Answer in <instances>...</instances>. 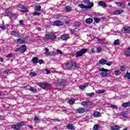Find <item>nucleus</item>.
I'll list each match as a JSON object with an SVG mask.
<instances>
[{
  "mask_svg": "<svg viewBox=\"0 0 130 130\" xmlns=\"http://www.w3.org/2000/svg\"><path fill=\"white\" fill-rule=\"evenodd\" d=\"M45 50L46 51L45 54H46V55H50V53L49 52V50L47 48H45Z\"/></svg>",
  "mask_w": 130,
  "mask_h": 130,
  "instance_id": "nucleus-36",
  "label": "nucleus"
},
{
  "mask_svg": "<svg viewBox=\"0 0 130 130\" xmlns=\"http://www.w3.org/2000/svg\"><path fill=\"white\" fill-rule=\"evenodd\" d=\"M13 56V54L12 53H10L8 55H6V57L7 58H11Z\"/></svg>",
  "mask_w": 130,
  "mask_h": 130,
  "instance_id": "nucleus-50",
  "label": "nucleus"
},
{
  "mask_svg": "<svg viewBox=\"0 0 130 130\" xmlns=\"http://www.w3.org/2000/svg\"><path fill=\"white\" fill-rule=\"evenodd\" d=\"M107 62V60L105 59H101L99 61V63L100 64H102V66H104V64H106Z\"/></svg>",
  "mask_w": 130,
  "mask_h": 130,
  "instance_id": "nucleus-16",
  "label": "nucleus"
},
{
  "mask_svg": "<svg viewBox=\"0 0 130 130\" xmlns=\"http://www.w3.org/2000/svg\"><path fill=\"white\" fill-rule=\"evenodd\" d=\"M100 71L102 72L101 73V75L103 76V77H107V76H108V73H107V72H109V70L101 68H100Z\"/></svg>",
  "mask_w": 130,
  "mask_h": 130,
  "instance_id": "nucleus-4",
  "label": "nucleus"
},
{
  "mask_svg": "<svg viewBox=\"0 0 130 130\" xmlns=\"http://www.w3.org/2000/svg\"><path fill=\"white\" fill-rule=\"evenodd\" d=\"M110 108H112V109H117V107L115 105H112L110 106Z\"/></svg>",
  "mask_w": 130,
  "mask_h": 130,
  "instance_id": "nucleus-49",
  "label": "nucleus"
},
{
  "mask_svg": "<svg viewBox=\"0 0 130 130\" xmlns=\"http://www.w3.org/2000/svg\"><path fill=\"white\" fill-rule=\"evenodd\" d=\"M90 2V0H83V3L85 4H87Z\"/></svg>",
  "mask_w": 130,
  "mask_h": 130,
  "instance_id": "nucleus-60",
  "label": "nucleus"
},
{
  "mask_svg": "<svg viewBox=\"0 0 130 130\" xmlns=\"http://www.w3.org/2000/svg\"><path fill=\"white\" fill-rule=\"evenodd\" d=\"M96 94H103V93H105V90H98L95 91Z\"/></svg>",
  "mask_w": 130,
  "mask_h": 130,
  "instance_id": "nucleus-30",
  "label": "nucleus"
},
{
  "mask_svg": "<svg viewBox=\"0 0 130 130\" xmlns=\"http://www.w3.org/2000/svg\"><path fill=\"white\" fill-rule=\"evenodd\" d=\"M120 8H122L123 9H124V8H125V5H124L123 4H121V5L120 6Z\"/></svg>",
  "mask_w": 130,
  "mask_h": 130,
  "instance_id": "nucleus-61",
  "label": "nucleus"
},
{
  "mask_svg": "<svg viewBox=\"0 0 130 130\" xmlns=\"http://www.w3.org/2000/svg\"><path fill=\"white\" fill-rule=\"evenodd\" d=\"M122 32L123 33H128L130 32V27L129 26H126L122 28Z\"/></svg>",
  "mask_w": 130,
  "mask_h": 130,
  "instance_id": "nucleus-11",
  "label": "nucleus"
},
{
  "mask_svg": "<svg viewBox=\"0 0 130 130\" xmlns=\"http://www.w3.org/2000/svg\"><path fill=\"white\" fill-rule=\"evenodd\" d=\"M24 5H22L21 4H19L18 5L17 7L18 8H19V9H22V7Z\"/></svg>",
  "mask_w": 130,
  "mask_h": 130,
  "instance_id": "nucleus-57",
  "label": "nucleus"
},
{
  "mask_svg": "<svg viewBox=\"0 0 130 130\" xmlns=\"http://www.w3.org/2000/svg\"><path fill=\"white\" fill-rule=\"evenodd\" d=\"M17 42L19 44H23V43H26V41L25 39H22V38H19L17 39Z\"/></svg>",
  "mask_w": 130,
  "mask_h": 130,
  "instance_id": "nucleus-15",
  "label": "nucleus"
},
{
  "mask_svg": "<svg viewBox=\"0 0 130 130\" xmlns=\"http://www.w3.org/2000/svg\"><path fill=\"white\" fill-rule=\"evenodd\" d=\"M4 73L6 75H10V74H11V70H6L4 71Z\"/></svg>",
  "mask_w": 130,
  "mask_h": 130,
  "instance_id": "nucleus-42",
  "label": "nucleus"
},
{
  "mask_svg": "<svg viewBox=\"0 0 130 130\" xmlns=\"http://www.w3.org/2000/svg\"><path fill=\"white\" fill-rule=\"evenodd\" d=\"M75 100H71L69 101V103L70 104H74V103H75Z\"/></svg>",
  "mask_w": 130,
  "mask_h": 130,
  "instance_id": "nucleus-55",
  "label": "nucleus"
},
{
  "mask_svg": "<svg viewBox=\"0 0 130 130\" xmlns=\"http://www.w3.org/2000/svg\"><path fill=\"white\" fill-rule=\"evenodd\" d=\"M79 87L80 89H81V90H84L86 87H88V85H80Z\"/></svg>",
  "mask_w": 130,
  "mask_h": 130,
  "instance_id": "nucleus-41",
  "label": "nucleus"
},
{
  "mask_svg": "<svg viewBox=\"0 0 130 130\" xmlns=\"http://www.w3.org/2000/svg\"><path fill=\"white\" fill-rule=\"evenodd\" d=\"M122 116L124 118H127V115H126V112L123 111L122 113Z\"/></svg>",
  "mask_w": 130,
  "mask_h": 130,
  "instance_id": "nucleus-39",
  "label": "nucleus"
},
{
  "mask_svg": "<svg viewBox=\"0 0 130 130\" xmlns=\"http://www.w3.org/2000/svg\"><path fill=\"white\" fill-rule=\"evenodd\" d=\"M77 112H78V113H84V112H85V109H84V108H78L76 110Z\"/></svg>",
  "mask_w": 130,
  "mask_h": 130,
  "instance_id": "nucleus-18",
  "label": "nucleus"
},
{
  "mask_svg": "<svg viewBox=\"0 0 130 130\" xmlns=\"http://www.w3.org/2000/svg\"><path fill=\"white\" fill-rule=\"evenodd\" d=\"M5 12L7 13V16L9 17V18H13L15 17V16H16V14L11 13V12H10V10L9 9H6Z\"/></svg>",
  "mask_w": 130,
  "mask_h": 130,
  "instance_id": "nucleus-7",
  "label": "nucleus"
},
{
  "mask_svg": "<svg viewBox=\"0 0 130 130\" xmlns=\"http://www.w3.org/2000/svg\"><path fill=\"white\" fill-rule=\"evenodd\" d=\"M20 12H23V13H27L28 12V9L25 6H23L21 8V10H19Z\"/></svg>",
  "mask_w": 130,
  "mask_h": 130,
  "instance_id": "nucleus-20",
  "label": "nucleus"
},
{
  "mask_svg": "<svg viewBox=\"0 0 130 130\" xmlns=\"http://www.w3.org/2000/svg\"><path fill=\"white\" fill-rule=\"evenodd\" d=\"M28 90H29V91H31V92H37V89L34 88L33 87H30L28 89Z\"/></svg>",
  "mask_w": 130,
  "mask_h": 130,
  "instance_id": "nucleus-33",
  "label": "nucleus"
},
{
  "mask_svg": "<svg viewBox=\"0 0 130 130\" xmlns=\"http://www.w3.org/2000/svg\"><path fill=\"white\" fill-rule=\"evenodd\" d=\"M120 70L122 72H123L124 71H125V66H121V67H120Z\"/></svg>",
  "mask_w": 130,
  "mask_h": 130,
  "instance_id": "nucleus-47",
  "label": "nucleus"
},
{
  "mask_svg": "<svg viewBox=\"0 0 130 130\" xmlns=\"http://www.w3.org/2000/svg\"><path fill=\"white\" fill-rule=\"evenodd\" d=\"M86 96H88L89 97H93V96H94V95H95V94L94 93V92H91L90 93H86Z\"/></svg>",
  "mask_w": 130,
  "mask_h": 130,
  "instance_id": "nucleus-35",
  "label": "nucleus"
},
{
  "mask_svg": "<svg viewBox=\"0 0 130 130\" xmlns=\"http://www.w3.org/2000/svg\"><path fill=\"white\" fill-rule=\"evenodd\" d=\"M19 24H20V25H24V23L23 22V20H20L19 21Z\"/></svg>",
  "mask_w": 130,
  "mask_h": 130,
  "instance_id": "nucleus-64",
  "label": "nucleus"
},
{
  "mask_svg": "<svg viewBox=\"0 0 130 130\" xmlns=\"http://www.w3.org/2000/svg\"><path fill=\"white\" fill-rule=\"evenodd\" d=\"M54 26H61L62 25V22L60 21H55L53 22Z\"/></svg>",
  "mask_w": 130,
  "mask_h": 130,
  "instance_id": "nucleus-17",
  "label": "nucleus"
},
{
  "mask_svg": "<svg viewBox=\"0 0 130 130\" xmlns=\"http://www.w3.org/2000/svg\"><path fill=\"white\" fill-rule=\"evenodd\" d=\"M20 49V52L24 53L26 50H27V47H26V45H22L21 47H19Z\"/></svg>",
  "mask_w": 130,
  "mask_h": 130,
  "instance_id": "nucleus-12",
  "label": "nucleus"
},
{
  "mask_svg": "<svg viewBox=\"0 0 130 130\" xmlns=\"http://www.w3.org/2000/svg\"><path fill=\"white\" fill-rule=\"evenodd\" d=\"M66 11H67V12H71V11H72V8L70 6H67L66 7Z\"/></svg>",
  "mask_w": 130,
  "mask_h": 130,
  "instance_id": "nucleus-48",
  "label": "nucleus"
},
{
  "mask_svg": "<svg viewBox=\"0 0 130 130\" xmlns=\"http://www.w3.org/2000/svg\"><path fill=\"white\" fill-rule=\"evenodd\" d=\"M35 10L37 12H40L41 11V6L38 5L35 7Z\"/></svg>",
  "mask_w": 130,
  "mask_h": 130,
  "instance_id": "nucleus-24",
  "label": "nucleus"
},
{
  "mask_svg": "<svg viewBox=\"0 0 130 130\" xmlns=\"http://www.w3.org/2000/svg\"><path fill=\"white\" fill-rule=\"evenodd\" d=\"M31 60L34 63H38V58H37L36 57H33Z\"/></svg>",
  "mask_w": 130,
  "mask_h": 130,
  "instance_id": "nucleus-28",
  "label": "nucleus"
},
{
  "mask_svg": "<svg viewBox=\"0 0 130 130\" xmlns=\"http://www.w3.org/2000/svg\"><path fill=\"white\" fill-rule=\"evenodd\" d=\"M94 20L95 23H99V22H100V20H101V19L98 18H94Z\"/></svg>",
  "mask_w": 130,
  "mask_h": 130,
  "instance_id": "nucleus-45",
  "label": "nucleus"
},
{
  "mask_svg": "<svg viewBox=\"0 0 130 130\" xmlns=\"http://www.w3.org/2000/svg\"><path fill=\"white\" fill-rule=\"evenodd\" d=\"M15 52H18L20 51V48H16L14 50Z\"/></svg>",
  "mask_w": 130,
  "mask_h": 130,
  "instance_id": "nucleus-59",
  "label": "nucleus"
},
{
  "mask_svg": "<svg viewBox=\"0 0 130 130\" xmlns=\"http://www.w3.org/2000/svg\"><path fill=\"white\" fill-rule=\"evenodd\" d=\"M34 120H35L36 122H39L40 121V119H39L38 116H35Z\"/></svg>",
  "mask_w": 130,
  "mask_h": 130,
  "instance_id": "nucleus-38",
  "label": "nucleus"
},
{
  "mask_svg": "<svg viewBox=\"0 0 130 130\" xmlns=\"http://www.w3.org/2000/svg\"><path fill=\"white\" fill-rule=\"evenodd\" d=\"M115 4L117 6V7H120L121 3L119 2H115Z\"/></svg>",
  "mask_w": 130,
  "mask_h": 130,
  "instance_id": "nucleus-56",
  "label": "nucleus"
},
{
  "mask_svg": "<svg viewBox=\"0 0 130 130\" xmlns=\"http://www.w3.org/2000/svg\"><path fill=\"white\" fill-rule=\"evenodd\" d=\"M40 15V13L35 12L33 13V16H39Z\"/></svg>",
  "mask_w": 130,
  "mask_h": 130,
  "instance_id": "nucleus-54",
  "label": "nucleus"
},
{
  "mask_svg": "<svg viewBox=\"0 0 130 130\" xmlns=\"http://www.w3.org/2000/svg\"><path fill=\"white\" fill-rule=\"evenodd\" d=\"M0 27L2 30H6V26L4 24H1Z\"/></svg>",
  "mask_w": 130,
  "mask_h": 130,
  "instance_id": "nucleus-52",
  "label": "nucleus"
},
{
  "mask_svg": "<svg viewBox=\"0 0 130 130\" xmlns=\"http://www.w3.org/2000/svg\"><path fill=\"white\" fill-rule=\"evenodd\" d=\"M38 85H39V87H41V88H42L43 89H45V88H49V87L51 86L50 84L47 82L39 83H38Z\"/></svg>",
  "mask_w": 130,
  "mask_h": 130,
  "instance_id": "nucleus-5",
  "label": "nucleus"
},
{
  "mask_svg": "<svg viewBox=\"0 0 130 130\" xmlns=\"http://www.w3.org/2000/svg\"><path fill=\"white\" fill-rule=\"evenodd\" d=\"M75 68H79V66L77 64V63L74 62V63Z\"/></svg>",
  "mask_w": 130,
  "mask_h": 130,
  "instance_id": "nucleus-63",
  "label": "nucleus"
},
{
  "mask_svg": "<svg viewBox=\"0 0 130 130\" xmlns=\"http://www.w3.org/2000/svg\"><path fill=\"white\" fill-rule=\"evenodd\" d=\"M67 128L68 129L74 130L76 129V127L74 126H73L72 123H69L67 125Z\"/></svg>",
  "mask_w": 130,
  "mask_h": 130,
  "instance_id": "nucleus-14",
  "label": "nucleus"
},
{
  "mask_svg": "<svg viewBox=\"0 0 130 130\" xmlns=\"http://www.w3.org/2000/svg\"><path fill=\"white\" fill-rule=\"evenodd\" d=\"M85 22L87 24H91L93 22V19L88 18L85 20Z\"/></svg>",
  "mask_w": 130,
  "mask_h": 130,
  "instance_id": "nucleus-27",
  "label": "nucleus"
},
{
  "mask_svg": "<svg viewBox=\"0 0 130 130\" xmlns=\"http://www.w3.org/2000/svg\"><path fill=\"white\" fill-rule=\"evenodd\" d=\"M56 53L57 54H60V55H61V54H62V52L60 50H57L56 52Z\"/></svg>",
  "mask_w": 130,
  "mask_h": 130,
  "instance_id": "nucleus-46",
  "label": "nucleus"
},
{
  "mask_svg": "<svg viewBox=\"0 0 130 130\" xmlns=\"http://www.w3.org/2000/svg\"><path fill=\"white\" fill-rule=\"evenodd\" d=\"M112 63H113V61L107 62V63H106V64L107 66H108V67H110V66H111V64H112Z\"/></svg>",
  "mask_w": 130,
  "mask_h": 130,
  "instance_id": "nucleus-44",
  "label": "nucleus"
},
{
  "mask_svg": "<svg viewBox=\"0 0 130 130\" xmlns=\"http://www.w3.org/2000/svg\"><path fill=\"white\" fill-rule=\"evenodd\" d=\"M123 12V10H118L115 11H114L113 14V15H119V14H121Z\"/></svg>",
  "mask_w": 130,
  "mask_h": 130,
  "instance_id": "nucleus-21",
  "label": "nucleus"
},
{
  "mask_svg": "<svg viewBox=\"0 0 130 130\" xmlns=\"http://www.w3.org/2000/svg\"><path fill=\"white\" fill-rule=\"evenodd\" d=\"M124 78L125 79H128L129 80H130V73L129 72H128V71H127L126 73V75L124 76Z\"/></svg>",
  "mask_w": 130,
  "mask_h": 130,
  "instance_id": "nucleus-29",
  "label": "nucleus"
},
{
  "mask_svg": "<svg viewBox=\"0 0 130 130\" xmlns=\"http://www.w3.org/2000/svg\"><path fill=\"white\" fill-rule=\"evenodd\" d=\"M67 81L66 80H61L60 81H58L57 83L56 86H60V87H63V86H66V83Z\"/></svg>",
  "mask_w": 130,
  "mask_h": 130,
  "instance_id": "nucleus-10",
  "label": "nucleus"
},
{
  "mask_svg": "<svg viewBox=\"0 0 130 130\" xmlns=\"http://www.w3.org/2000/svg\"><path fill=\"white\" fill-rule=\"evenodd\" d=\"M12 36H14V37H17V38L19 37H21V36L20 35V34L19 33V31L13 30L11 32L10 34Z\"/></svg>",
  "mask_w": 130,
  "mask_h": 130,
  "instance_id": "nucleus-9",
  "label": "nucleus"
},
{
  "mask_svg": "<svg viewBox=\"0 0 130 130\" xmlns=\"http://www.w3.org/2000/svg\"><path fill=\"white\" fill-rule=\"evenodd\" d=\"M38 63H40V64H41V63H43V60L42 59H40V60H38Z\"/></svg>",
  "mask_w": 130,
  "mask_h": 130,
  "instance_id": "nucleus-58",
  "label": "nucleus"
},
{
  "mask_svg": "<svg viewBox=\"0 0 130 130\" xmlns=\"http://www.w3.org/2000/svg\"><path fill=\"white\" fill-rule=\"evenodd\" d=\"M130 48H128V50L125 52V56H130Z\"/></svg>",
  "mask_w": 130,
  "mask_h": 130,
  "instance_id": "nucleus-32",
  "label": "nucleus"
},
{
  "mask_svg": "<svg viewBox=\"0 0 130 130\" xmlns=\"http://www.w3.org/2000/svg\"><path fill=\"white\" fill-rule=\"evenodd\" d=\"M87 51H88V50L85 48H83L80 51H78L75 54V57H81V56H83Z\"/></svg>",
  "mask_w": 130,
  "mask_h": 130,
  "instance_id": "nucleus-1",
  "label": "nucleus"
},
{
  "mask_svg": "<svg viewBox=\"0 0 130 130\" xmlns=\"http://www.w3.org/2000/svg\"><path fill=\"white\" fill-rule=\"evenodd\" d=\"M62 40H67L69 39V36L68 35H63L61 36Z\"/></svg>",
  "mask_w": 130,
  "mask_h": 130,
  "instance_id": "nucleus-23",
  "label": "nucleus"
},
{
  "mask_svg": "<svg viewBox=\"0 0 130 130\" xmlns=\"http://www.w3.org/2000/svg\"><path fill=\"white\" fill-rule=\"evenodd\" d=\"M74 24L73 25V27H80L81 26V23L79 22H75Z\"/></svg>",
  "mask_w": 130,
  "mask_h": 130,
  "instance_id": "nucleus-31",
  "label": "nucleus"
},
{
  "mask_svg": "<svg viewBox=\"0 0 130 130\" xmlns=\"http://www.w3.org/2000/svg\"><path fill=\"white\" fill-rule=\"evenodd\" d=\"M120 74H121V73L120 72V71L119 70H115V75L116 76H119V75H120Z\"/></svg>",
  "mask_w": 130,
  "mask_h": 130,
  "instance_id": "nucleus-37",
  "label": "nucleus"
},
{
  "mask_svg": "<svg viewBox=\"0 0 130 130\" xmlns=\"http://www.w3.org/2000/svg\"><path fill=\"white\" fill-rule=\"evenodd\" d=\"M114 44L115 45H119L120 44V42L119 41V40H116L114 42Z\"/></svg>",
  "mask_w": 130,
  "mask_h": 130,
  "instance_id": "nucleus-34",
  "label": "nucleus"
},
{
  "mask_svg": "<svg viewBox=\"0 0 130 130\" xmlns=\"http://www.w3.org/2000/svg\"><path fill=\"white\" fill-rule=\"evenodd\" d=\"M88 6H85L84 4L78 5V7L81 8V9H86V10L88 9H91V8H93L94 6V4L92 2H88L87 4Z\"/></svg>",
  "mask_w": 130,
  "mask_h": 130,
  "instance_id": "nucleus-2",
  "label": "nucleus"
},
{
  "mask_svg": "<svg viewBox=\"0 0 130 130\" xmlns=\"http://www.w3.org/2000/svg\"><path fill=\"white\" fill-rule=\"evenodd\" d=\"M122 107L126 108V107H130V102L127 103H124L122 104Z\"/></svg>",
  "mask_w": 130,
  "mask_h": 130,
  "instance_id": "nucleus-22",
  "label": "nucleus"
},
{
  "mask_svg": "<svg viewBox=\"0 0 130 130\" xmlns=\"http://www.w3.org/2000/svg\"><path fill=\"white\" fill-rule=\"evenodd\" d=\"M93 116H94V117H99V116H100V112L97 111L94 112Z\"/></svg>",
  "mask_w": 130,
  "mask_h": 130,
  "instance_id": "nucleus-26",
  "label": "nucleus"
},
{
  "mask_svg": "<svg viewBox=\"0 0 130 130\" xmlns=\"http://www.w3.org/2000/svg\"><path fill=\"white\" fill-rule=\"evenodd\" d=\"M56 38V36L53 34H47L45 36L44 40L45 41H48V40H53Z\"/></svg>",
  "mask_w": 130,
  "mask_h": 130,
  "instance_id": "nucleus-3",
  "label": "nucleus"
},
{
  "mask_svg": "<svg viewBox=\"0 0 130 130\" xmlns=\"http://www.w3.org/2000/svg\"><path fill=\"white\" fill-rule=\"evenodd\" d=\"M25 125V122H20L18 123H16L11 126L12 128H17V127H20L19 126H23Z\"/></svg>",
  "mask_w": 130,
  "mask_h": 130,
  "instance_id": "nucleus-6",
  "label": "nucleus"
},
{
  "mask_svg": "<svg viewBox=\"0 0 130 130\" xmlns=\"http://www.w3.org/2000/svg\"><path fill=\"white\" fill-rule=\"evenodd\" d=\"M36 75L37 74L35 72H32L30 73V76H32V77H36Z\"/></svg>",
  "mask_w": 130,
  "mask_h": 130,
  "instance_id": "nucleus-53",
  "label": "nucleus"
},
{
  "mask_svg": "<svg viewBox=\"0 0 130 130\" xmlns=\"http://www.w3.org/2000/svg\"><path fill=\"white\" fill-rule=\"evenodd\" d=\"M93 129H94V130L99 129V125H97V124L94 125L93 127Z\"/></svg>",
  "mask_w": 130,
  "mask_h": 130,
  "instance_id": "nucleus-43",
  "label": "nucleus"
},
{
  "mask_svg": "<svg viewBox=\"0 0 130 130\" xmlns=\"http://www.w3.org/2000/svg\"><path fill=\"white\" fill-rule=\"evenodd\" d=\"M96 50L98 52H101V51L102 50V48H101V47H98L96 48Z\"/></svg>",
  "mask_w": 130,
  "mask_h": 130,
  "instance_id": "nucleus-51",
  "label": "nucleus"
},
{
  "mask_svg": "<svg viewBox=\"0 0 130 130\" xmlns=\"http://www.w3.org/2000/svg\"><path fill=\"white\" fill-rule=\"evenodd\" d=\"M81 105L84 107H89L92 105V103L89 101H83L81 103Z\"/></svg>",
  "mask_w": 130,
  "mask_h": 130,
  "instance_id": "nucleus-8",
  "label": "nucleus"
},
{
  "mask_svg": "<svg viewBox=\"0 0 130 130\" xmlns=\"http://www.w3.org/2000/svg\"><path fill=\"white\" fill-rule=\"evenodd\" d=\"M53 121L56 122L58 121V122H60V120H59V119H53Z\"/></svg>",
  "mask_w": 130,
  "mask_h": 130,
  "instance_id": "nucleus-62",
  "label": "nucleus"
},
{
  "mask_svg": "<svg viewBox=\"0 0 130 130\" xmlns=\"http://www.w3.org/2000/svg\"><path fill=\"white\" fill-rule=\"evenodd\" d=\"M120 128V127H119V126H117V125H114L111 127L112 130H118Z\"/></svg>",
  "mask_w": 130,
  "mask_h": 130,
  "instance_id": "nucleus-25",
  "label": "nucleus"
},
{
  "mask_svg": "<svg viewBox=\"0 0 130 130\" xmlns=\"http://www.w3.org/2000/svg\"><path fill=\"white\" fill-rule=\"evenodd\" d=\"M73 61L68 62L66 64V68H67V69H72V68H73Z\"/></svg>",
  "mask_w": 130,
  "mask_h": 130,
  "instance_id": "nucleus-19",
  "label": "nucleus"
},
{
  "mask_svg": "<svg viewBox=\"0 0 130 130\" xmlns=\"http://www.w3.org/2000/svg\"><path fill=\"white\" fill-rule=\"evenodd\" d=\"M99 6L102 7V8H106L107 7L106 3L103 1H100L99 2Z\"/></svg>",
  "mask_w": 130,
  "mask_h": 130,
  "instance_id": "nucleus-13",
  "label": "nucleus"
},
{
  "mask_svg": "<svg viewBox=\"0 0 130 130\" xmlns=\"http://www.w3.org/2000/svg\"><path fill=\"white\" fill-rule=\"evenodd\" d=\"M69 30L70 32L72 33V34H76V33L77 32V31L75 29H72L71 28H69Z\"/></svg>",
  "mask_w": 130,
  "mask_h": 130,
  "instance_id": "nucleus-40",
  "label": "nucleus"
}]
</instances>
